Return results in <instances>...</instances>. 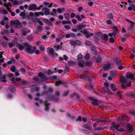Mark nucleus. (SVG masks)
Returning <instances> with one entry per match:
<instances>
[{"label": "nucleus", "mask_w": 135, "mask_h": 135, "mask_svg": "<svg viewBox=\"0 0 135 135\" xmlns=\"http://www.w3.org/2000/svg\"><path fill=\"white\" fill-rule=\"evenodd\" d=\"M24 46L26 48V52L30 54L33 53L36 49V47L34 46L32 48V46L29 44L27 43L23 44Z\"/></svg>", "instance_id": "obj_1"}, {"label": "nucleus", "mask_w": 135, "mask_h": 135, "mask_svg": "<svg viewBox=\"0 0 135 135\" xmlns=\"http://www.w3.org/2000/svg\"><path fill=\"white\" fill-rule=\"evenodd\" d=\"M21 23L18 20L12 21L11 22V25L15 28H19L21 26Z\"/></svg>", "instance_id": "obj_2"}, {"label": "nucleus", "mask_w": 135, "mask_h": 135, "mask_svg": "<svg viewBox=\"0 0 135 135\" xmlns=\"http://www.w3.org/2000/svg\"><path fill=\"white\" fill-rule=\"evenodd\" d=\"M89 98L90 100H92V102H91L92 104L95 105H98L99 103L100 102V101L99 100L95 99H94L91 97H89Z\"/></svg>", "instance_id": "obj_3"}, {"label": "nucleus", "mask_w": 135, "mask_h": 135, "mask_svg": "<svg viewBox=\"0 0 135 135\" xmlns=\"http://www.w3.org/2000/svg\"><path fill=\"white\" fill-rule=\"evenodd\" d=\"M120 126V125H114V124H113L112 126L110 127V129L113 131L114 132H115V130L117 131V130L118 129V128Z\"/></svg>", "instance_id": "obj_4"}, {"label": "nucleus", "mask_w": 135, "mask_h": 135, "mask_svg": "<svg viewBox=\"0 0 135 135\" xmlns=\"http://www.w3.org/2000/svg\"><path fill=\"white\" fill-rule=\"evenodd\" d=\"M47 51L48 53H49L50 54L52 55H54L55 54L57 56H58V54L56 53H55L54 50L52 48L50 47H48L47 48Z\"/></svg>", "instance_id": "obj_5"}, {"label": "nucleus", "mask_w": 135, "mask_h": 135, "mask_svg": "<svg viewBox=\"0 0 135 135\" xmlns=\"http://www.w3.org/2000/svg\"><path fill=\"white\" fill-rule=\"evenodd\" d=\"M37 6L36 4H31L28 7V9L30 11H33L36 9Z\"/></svg>", "instance_id": "obj_6"}, {"label": "nucleus", "mask_w": 135, "mask_h": 135, "mask_svg": "<svg viewBox=\"0 0 135 135\" xmlns=\"http://www.w3.org/2000/svg\"><path fill=\"white\" fill-rule=\"evenodd\" d=\"M22 31V35L25 36L26 35L27 33L30 32V30L28 28H25L23 29Z\"/></svg>", "instance_id": "obj_7"}, {"label": "nucleus", "mask_w": 135, "mask_h": 135, "mask_svg": "<svg viewBox=\"0 0 135 135\" xmlns=\"http://www.w3.org/2000/svg\"><path fill=\"white\" fill-rule=\"evenodd\" d=\"M50 9L47 8H43L42 11L44 12V14L45 15H47L50 14Z\"/></svg>", "instance_id": "obj_8"}, {"label": "nucleus", "mask_w": 135, "mask_h": 135, "mask_svg": "<svg viewBox=\"0 0 135 135\" xmlns=\"http://www.w3.org/2000/svg\"><path fill=\"white\" fill-rule=\"evenodd\" d=\"M4 6L6 7V8L9 11H10V9L11 8V4L10 2L7 3H6L4 4Z\"/></svg>", "instance_id": "obj_9"}, {"label": "nucleus", "mask_w": 135, "mask_h": 135, "mask_svg": "<svg viewBox=\"0 0 135 135\" xmlns=\"http://www.w3.org/2000/svg\"><path fill=\"white\" fill-rule=\"evenodd\" d=\"M53 73V72L50 71H49L47 73H44V74L41 72H40L38 74V76L40 77H41L43 76L44 74L46 75V74H47L49 75H50L52 74Z\"/></svg>", "instance_id": "obj_10"}, {"label": "nucleus", "mask_w": 135, "mask_h": 135, "mask_svg": "<svg viewBox=\"0 0 135 135\" xmlns=\"http://www.w3.org/2000/svg\"><path fill=\"white\" fill-rule=\"evenodd\" d=\"M128 79L124 77H122L120 78V81L122 83H125L127 82Z\"/></svg>", "instance_id": "obj_11"}, {"label": "nucleus", "mask_w": 135, "mask_h": 135, "mask_svg": "<svg viewBox=\"0 0 135 135\" xmlns=\"http://www.w3.org/2000/svg\"><path fill=\"white\" fill-rule=\"evenodd\" d=\"M126 77L128 78H129L132 80H133V76L131 72H128L126 75Z\"/></svg>", "instance_id": "obj_12"}, {"label": "nucleus", "mask_w": 135, "mask_h": 135, "mask_svg": "<svg viewBox=\"0 0 135 135\" xmlns=\"http://www.w3.org/2000/svg\"><path fill=\"white\" fill-rule=\"evenodd\" d=\"M128 9L130 11H132L133 10L135 12V6L133 4H131L129 5V7L128 8Z\"/></svg>", "instance_id": "obj_13"}, {"label": "nucleus", "mask_w": 135, "mask_h": 135, "mask_svg": "<svg viewBox=\"0 0 135 135\" xmlns=\"http://www.w3.org/2000/svg\"><path fill=\"white\" fill-rule=\"evenodd\" d=\"M78 43H79V45H80L81 44L80 42L78 40H77L75 41H71L70 42V43L72 46H75L76 45V44Z\"/></svg>", "instance_id": "obj_14"}, {"label": "nucleus", "mask_w": 135, "mask_h": 135, "mask_svg": "<svg viewBox=\"0 0 135 135\" xmlns=\"http://www.w3.org/2000/svg\"><path fill=\"white\" fill-rule=\"evenodd\" d=\"M111 68V65L110 64H108L104 66L103 69L105 70H107Z\"/></svg>", "instance_id": "obj_15"}, {"label": "nucleus", "mask_w": 135, "mask_h": 135, "mask_svg": "<svg viewBox=\"0 0 135 135\" xmlns=\"http://www.w3.org/2000/svg\"><path fill=\"white\" fill-rule=\"evenodd\" d=\"M6 75L5 74H3L2 75V77L0 78L1 80L4 82H6L7 81V80H6Z\"/></svg>", "instance_id": "obj_16"}, {"label": "nucleus", "mask_w": 135, "mask_h": 135, "mask_svg": "<svg viewBox=\"0 0 135 135\" xmlns=\"http://www.w3.org/2000/svg\"><path fill=\"white\" fill-rule=\"evenodd\" d=\"M17 47L18 48L20 51L24 49V46L20 44H18L17 46Z\"/></svg>", "instance_id": "obj_17"}, {"label": "nucleus", "mask_w": 135, "mask_h": 135, "mask_svg": "<svg viewBox=\"0 0 135 135\" xmlns=\"http://www.w3.org/2000/svg\"><path fill=\"white\" fill-rule=\"evenodd\" d=\"M103 90L106 93H107L108 94H112V93L110 91V90L107 88H103Z\"/></svg>", "instance_id": "obj_18"}, {"label": "nucleus", "mask_w": 135, "mask_h": 135, "mask_svg": "<svg viewBox=\"0 0 135 135\" xmlns=\"http://www.w3.org/2000/svg\"><path fill=\"white\" fill-rule=\"evenodd\" d=\"M83 127L86 129L89 130H92V128L91 127H89L88 125L87 124H84L83 126Z\"/></svg>", "instance_id": "obj_19"}, {"label": "nucleus", "mask_w": 135, "mask_h": 135, "mask_svg": "<svg viewBox=\"0 0 135 135\" xmlns=\"http://www.w3.org/2000/svg\"><path fill=\"white\" fill-rule=\"evenodd\" d=\"M65 10V9L64 8H59L57 9V12L59 13H62Z\"/></svg>", "instance_id": "obj_20"}, {"label": "nucleus", "mask_w": 135, "mask_h": 135, "mask_svg": "<svg viewBox=\"0 0 135 135\" xmlns=\"http://www.w3.org/2000/svg\"><path fill=\"white\" fill-rule=\"evenodd\" d=\"M110 88L112 89L114 91H115L117 90L115 85L113 84H111L110 85Z\"/></svg>", "instance_id": "obj_21"}, {"label": "nucleus", "mask_w": 135, "mask_h": 135, "mask_svg": "<svg viewBox=\"0 0 135 135\" xmlns=\"http://www.w3.org/2000/svg\"><path fill=\"white\" fill-rule=\"evenodd\" d=\"M9 89L12 92L14 93L15 91V88L13 86H9Z\"/></svg>", "instance_id": "obj_22"}, {"label": "nucleus", "mask_w": 135, "mask_h": 135, "mask_svg": "<svg viewBox=\"0 0 135 135\" xmlns=\"http://www.w3.org/2000/svg\"><path fill=\"white\" fill-rule=\"evenodd\" d=\"M102 40H106L108 38V36L107 34H103L102 36Z\"/></svg>", "instance_id": "obj_23"}, {"label": "nucleus", "mask_w": 135, "mask_h": 135, "mask_svg": "<svg viewBox=\"0 0 135 135\" xmlns=\"http://www.w3.org/2000/svg\"><path fill=\"white\" fill-rule=\"evenodd\" d=\"M15 45V42H9L8 44L10 48H12Z\"/></svg>", "instance_id": "obj_24"}, {"label": "nucleus", "mask_w": 135, "mask_h": 135, "mask_svg": "<svg viewBox=\"0 0 135 135\" xmlns=\"http://www.w3.org/2000/svg\"><path fill=\"white\" fill-rule=\"evenodd\" d=\"M49 105V103H47V102H46L45 103V105L46 106L45 110L46 111H47L49 110V108L48 107V105Z\"/></svg>", "instance_id": "obj_25"}, {"label": "nucleus", "mask_w": 135, "mask_h": 135, "mask_svg": "<svg viewBox=\"0 0 135 135\" xmlns=\"http://www.w3.org/2000/svg\"><path fill=\"white\" fill-rule=\"evenodd\" d=\"M46 23L48 25L52 26V23L50 22L49 20L47 19H45Z\"/></svg>", "instance_id": "obj_26"}, {"label": "nucleus", "mask_w": 135, "mask_h": 135, "mask_svg": "<svg viewBox=\"0 0 135 135\" xmlns=\"http://www.w3.org/2000/svg\"><path fill=\"white\" fill-rule=\"evenodd\" d=\"M110 75L112 77L115 78L116 77L115 72L114 71H112L110 73Z\"/></svg>", "instance_id": "obj_27"}, {"label": "nucleus", "mask_w": 135, "mask_h": 135, "mask_svg": "<svg viewBox=\"0 0 135 135\" xmlns=\"http://www.w3.org/2000/svg\"><path fill=\"white\" fill-rule=\"evenodd\" d=\"M22 3H20V2L17 1H15L13 2V4L14 5H20Z\"/></svg>", "instance_id": "obj_28"}, {"label": "nucleus", "mask_w": 135, "mask_h": 135, "mask_svg": "<svg viewBox=\"0 0 135 135\" xmlns=\"http://www.w3.org/2000/svg\"><path fill=\"white\" fill-rule=\"evenodd\" d=\"M125 20L126 21L131 24H135V23L134 22H133L132 21L129 19H127V18H125Z\"/></svg>", "instance_id": "obj_29"}, {"label": "nucleus", "mask_w": 135, "mask_h": 135, "mask_svg": "<svg viewBox=\"0 0 135 135\" xmlns=\"http://www.w3.org/2000/svg\"><path fill=\"white\" fill-rule=\"evenodd\" d=\"M127 126L129 129V132H131L132 131V129L131 128V125L130 124H128Z\"/></svg>", "instance_id": "obj_30"}, {"label": "nucleus", "mask_w": 135, "mask_h": 135, "mask_svg": "<svg viewBox=\"0 0 135 135\" xmlns=\"http://www.w3.org/2000/svg\"><path fill=\"white\" fill-rule=\"evenodd\" d=\"M64 16L66 20L68 19L69 17V15L67 13H65L64 14Z\"/></svg>", "instance_id": "obj_31"}, {"label": "nucleus", "mask_w": 135, "mask_h": 135, "mask_svg": "<svg viewBox=\"0 0 135 135\" xmlns=\"http://www.w3.org/2000/svg\"><path fill=\"white\" fill-rule=\"evenodd\" d=\"M1 10L2 11V13L4 14H7L8 13V12L7 11L4 9L3 8H1Z\"/></svg>", "instance_id": "obj_32"}, {"label": "nucleus", "mask_w": 135, "mask_h": 135, "mask_svg": "<svg viewBox=\"0 0 135 135\" xmlns=\"http://www.w3.org/2000/svg\"><path fill=\"white\" fill-rule=\"evenodd\" d=\"M21 80V79L20 78H17L15 80H13V83H16L17 82L20 81Z\"/></svg>", "instance_id": "obj_33"}, {"label": "nucleus", "mask_w": 135, "mask_h": 135, "mask_svg": "<svg viewBox=\"0 0 135 135\" xmlns=\"http://www.w3.org/2000/svg\"><path fill=\"white\" fill-rule=\"evenodd\" d=\"M20 71L23 74L25 73L26 72L25 69L23 68H20Z\"/></svg>", "instance_id": "obj_34"}, {"label": "nucleus", "mask_w": 135, "mask_h": 135, "mask_svg": "<svg viewBox=\"0 0 135 135\" xmlns=\"http://www.w3.org/2000/svg\"><path fill=\"white\" fill-rule=\"evenodd\" d=\"M69 64L71 66H73L75 65V62L74 61H70L69 62Z\"/></svg>", "instance_id": "obj_35"}, {"label": "nucleus", "mask_w": 135, "mask_h": 135, "mask_svg": "<svg viewBox=\"0 0 135 135\" xmlns=\"http://www.w3.org/2000/svg\"><path fill=\"white\" fill-rule=\"evenodd\" d=\"M108 17L110 19H113V15L111 13H109L108 15Z\"/></svg>", "instance_id": "obj_36"}, {"label": "nucleus", "mask_w": 135, "mask_h": 135, "mask_svg": "<svg viewBox=\"0 0 135 135\" xmlns=\"http://www.w3.org/2000/svg\"><path fill=\"white\" fill-rule=\"evenodd\" d=\"M90 55L89 54H87L85 56V59L86 60H88L89 59L90 57Z\"/></svg>", "instance_id": "obj_37"}, {"label": "nucleus", "mask_w": 135, "mask_h": 135, "mask_svg": "<svg viewBox=\"0 0 135 135\" xmlns=\"http://www.w3.org/2000/svg\"><path fill=\"white\" fill-rule=\"evenodd\" d=\"M11 71L13 72H15L16 69V68L15 66H12L11 69Z\"/></svg>", "instance_id": "obj_38"}, {"label": "nucleus", "mask_w": 135, "mask_h": 135, "mask_svg": "<svg viewBox=\"0 0 135 135\" xmlns=\"http://www.w3.org/2000/svg\"><path fill=\"white\" fill-rule=\"evenodd\" d=\"M83 61H79V66L81 67H83Z\"/></svg>", "instance_id": "obj_39"}, {"label": "nucleus", "mask_w": 135, "mask_h": 135, "mask_svg": "<svg viewBox=\"0 0 135 135\" xmlns=\"http://www.w3.org/2000/svg\"><path fill=\"white\" fill-rule=\"evenodd\" d=\"M55 48L56 49V51L61 49L62 47L58 45H56L54 46Z\"/></svg>", "instance_id": "obj_40"}, {"label": "nucleus", "mask_w": 135, "mask_h": 135, "mask_svg": "<svg viewBox=\"0 0 135 135\" xmlns=\"http://www.w3.org/2000/svg\"><path fill=\"white\" fill-rule=\"evenodd\" d=\"M83 57V55L81 54H79L78 56L77 59L78 60L80 59H81Z\"/></svg>", "instance_id": "obj_41"}, {"label": "nucleus", "mask_w": 135, "mask_h": 135, "mask_svg": "<svg viewBox=\"0 0 135 135\" xmlns=\"http://www.w3.org/2000/svg\"><path fill=\"white\" fill-rule=\"evenodd\" d=\"M35 100L38 101L39 102L41 103H43V101L41 99H39L38 98H35Z\"/></svg>", "instance_id": "obj_42"}, {"label": "nucleus", "mask_w": 135, "mask_h": 135, "mask_svg": "<svg viewBox=\"0 0 135 135\" xmlns=\"http://www.w3.org/2000/svg\"><path fill=\"white\" fill-rule=\"evenodd\" d=\"M33 80L35 81V83H38V79L37 77H36L33 78Z\"/></svg>", "instance_id": "obj_43"}, {"label": "nucleus", "mask_w": 135, "mask_h": 135, "mask_svg": "<svg viewBox=\"0 0 135 135\" xmlns=\"http://www.w3.org/2000/svg\"><path fill=\"white\" fill-rule=\"evenodd\" d=\"M76 17L77 18L78 20L79 21H81L82 20L81 18L79 15H76Z\"/></svg>", "instance_id": "obj_44"}, {"label": "nucleus", "mask_w": 135, "mask_h": 135, "mask_svg": "<svg viewBox=\"0 0 135 135\" xmlns=\"http://www.w3.org/2000/svg\"><path fill=\"white\" fill-rule=\"evenodd\" d=\"M39 49L42 51H44L45 49V47L42 46H40L39 47Z\"/></svg>", "instance_id": "obj_45"}, {"label": "nucleus", "mask_w": 135, "mask_h": 135, "mask_svg": "<svg viewBox=\"0 0 135 135\" xmlns=\"http://www.w3.org/2000/svg\"><path fill=\"white\" fill-rule=\"evenodd\" d=\"M87 31L86 30H84L83 31V33L85 35L86 37H88L87 34Z\"/></svg>", "instance_id": "obj_46"}, {"label": "nucleus", "mask_w": 135, "mask_h": 135, "mask_svg": "<svg viewBox=\"0 0 135 135\" xmlns=\"http://www.w3.org/2000/svg\"><path fill=\"white\" fill-rule=\"evenodd\" d=\"M85 44L87 46H90L91 45V42L89 41H85Z\"/></svg>", "instance_id": "obj_47"}, {"label": "nucleus", "mask_w": 135, "mask_h": 135, "mask_svg": "<svg viewBox=\"0 0 135 135\" xmlns=\"http://www.w3.org/2000/svg\"><path fill=\"white\" fill-rule=\"evenodd\" d=\"M62 83L61 81H57L55 83V85L57 86H59L60 84H61Z\"/></svg>", "instance_id": "obj_48"}, {"label": "nucleus", "mask_w": 135, "mask_h": 135, "mask_svg": "<svg viewBox=\"0 0 135 135\" xmlns=\"http://www.w3.org/2000/svg\"><path fill=\"white\" fill-rule=\"evenodd\" d=\"M81 131L87 134H88L89 133V132L87 130L85 129H81Z\"/></svg>", "instance_id": "obj_49"}, {"label": "nucleus", "mask_w": 135, "mask_h": 135, "mask_svg": "<svg viewBox=\"0 0 135 135\" xmlns=\"http://www.w3.org/2000/svg\"><path fill=\"white\" fill-rule=\"evenodd\" d=\"M101 58L99 57H98L97 59V61L98 62H100L102 61Z\"/></svg>", "instance_id": "obj_50"}, {"label": "nucleus", "mask_w": 135, "mask_h": 135, "mask_svg": "<svg viewBox=\"0 0 135 135\" xmlns=\"http://www.w3.org/2000/svg\"><path fill=\"white\" fill-rule=\"evenodd\" d=\"M117 34V33H115V32H113L112 33H109L108 35L109 36L111 37V36H113V35L116 34Z\"/></svg>", "instance_id": "obj_51"}, {"label": "nucleus", "mask_w": 135, "mask_h": 135, "mask_svg": "<svg viewBox=\"0 0 135 135\" xmlns=\"http://www.w3.org/2000/svg\"><path fill=\"white\" fill-rule=\"evenodd\" d=\"M64 27L67 29H69L70 28V27L68 25H65L64 26Z\"/></svg>", "instance_id": "obj_52"}, {"label": "nucleus", "mask_w": 135, "mask_h": 135, "mask_svg": "<svg viewBox=\"0 0 135 135\" xmlns=\"http://www.w3.org/2000/svg\"><path fill=\"white\" fill-rule=\"evenodd\" d=\"M104 128L102 127H99L95 129V130H103Z\"/></svg>", "instance_id": "obj_53"}, {"label": "nucleus", "mask_w": 135, "mask_h": 135, "mask_svg": "<svg viewBox=\"0 0 135 135\" xmlns=\"http://www.w3.org/2000/svg\"><path fill=\"white\" fill-rule=\"evenodd\" d=\"M88 36V37H86L87 38L89 37L90 36H93V34L92 33H87Z\"/></svg>", "instance_id": "obj_54"}, {"label": "nucleus", "mask_w": 135, "mask_h": 135, "mask_svg": "<svg viewBox=\"0 0 135 135\" xmlns=\"http://www.w3.org/2000/svg\"><path fill=\"white\" fill-rule=\"evenodd\" d=\"M113 28L115 30V31L114 32H115L116 33H117L118 32V31L117 30V28L115 26H114L113 27Z\"/></svg>", "instance_id": "obj_55"}, {"label": "nucleus", "mask_w": 135, "mask_h": 135, "mask_svg": "<svg viewBox=\"0 0 135 135\" xmlns=\"http://www.w3.org/2000/svg\"><path fill=\"white\" fill-rule=\"evenodd\" d=\"M70 35L71 37H76V35L73 33H70Z\"/></svg>", "instance_id": "obj_56"}, {"label": "nucleus", "mask_w": 135, "mask_h": 135, "mask_svg": "<svg viewBox=\"0 0 135 135\" xmlns=\"http://www.w3.org/2000/svg\"><path fill=\"white\" fill-rule=\"evenodd\" d=\"M76 120L77 121H81V116H79L78 118L76 119Z\"/></svg>", "instance_id": "obj_57"}, {"label": "nucleus", "mask_w": 135, "mask_h": 135, "mask_svg": "<svg viewBox=\"0 0 135 135\" xmlns=\"http://www.w3.org/2000/svg\"><path fill=\"white\" fill-rule=\"evenodd\" d=\"M9 20V19L6 17H3V21H7V22H8V21Z\"/></svg>", "instance_id": "obj_58"}, {"label": "nucleus", "mask_w": 135, "mask_h": 135, "mask_svg": "<svg viewBox=\"0 0 135 135\" xmlns=\"http://www.w3.org/2000/svg\"><path fill=\"white\" fill-rule=\"evenodd\" d=\"M83 79L85 80H88L90 79L89 78L88 76H85L84 77Z\"/></svg>", "instance_id": "obj_59"}, {"label": "nucleus", "mask_w": 135, "mask_h": 135, "mask_svg": "<svg viewBox=\"0 0 135 135\" xmlns=\"http://www.w3.org/2000/svg\"><path fill=\"white\" fill-rule=\"evenodd\" d=\"M117 131L119 132H123L125 131V130L121 128L120 129H118V130H117Z\"/></svg>", "instance_id": "obj_60"}, {"label": "nucleus", "mask_w": 135, "mask_h": 135, "mask_svg": "<svg viewBox=\"0 0 135 135\" xmlns=\"http://www.w3.org/2000/svg\"><path fill=\"white\" fill-rule=\"evenodd\" d=\"M75 16V14L74 13H72L70 15V17L71 18H73Z\"/></svg>", "instance_id": "obj_61"}, {"label": "nucleus", "mask_w": 135, "mask_h": 135, "mask_svg": "<svg viewBox=\"0 0 135 135\" xmlns=\"http://www.w3.org/2000/svg\"><path fill=\"white\" fill-rule=\"evenodd\" d=\"M13 74L11 73H8V76L10 78H12L13 76Z\"/></svg>", "instance_id": "obj_62"}, {"label": "nucleus", "mask_w": 135, "mask_h": 135, "mask_svg": "<svg viewBox=\"0 0 135 135\" xmlns=\"http://www.w3.org/2000/svg\"><path fill=\"white\" fill-rule=\"evenodd\" d=\"M58 18L62 20L63 19V16L61 15H60L58 16Z\"/></svg>", "instance_id": "obj_63"}, {"label": "nucleus", "mask_w": 135, "mask_h": 135, "mask_svg": "<svg viewBox=\"0 0 135 135\" xmlns=\"http://www.w3.org/2000/svg\"><path fill=\"white\" fill-rule=\"evenodd\" d=\"M88 4L89 6H91L93 5V3L91 1H90L88 3Z\"/></svg>", "instance_id": "obj_64"}]
</instances>
